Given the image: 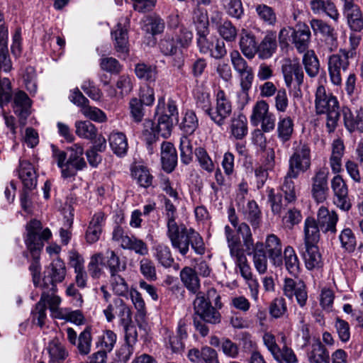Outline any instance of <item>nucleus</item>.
Returning <instances> with one entry per match:
<instances>
[{"mask_svg": "<svg viewBox=\"0 0 363 363\" xmlns=\"http://www.w3.org/2000/svg\"><path fill=\"white\" fill-rule=\"evenodd\" d=\"M42 229L41 222L36 219L31 220L26 225L27 235L25 243L32 257L29 270L35 286L39 283L40 278V252L43 248L44 242L47 241L52 235L49 228H47L43 230Z\"/></svg>", "mask_w": 363, "mask_h": 363, "instance_id": "1", "label": "nucleus"}, {"mask_svg": "<svg viewBox=\"0 0 363 363\" xmlns=\"http://www.w3.org/2000/svg\"><path fill=\"white\" fill-rule=\"evenodd\" d=\"M167 235L172 247L178 250L182 255L188 253L189 245L198 255H203L205 252L202 238L192 228L188 229L184 225L177 224L167 228Z\"/></svg>", "mask_w": 363, "mask_h": 363, "instance_id": "2", "label": "nucleus"}, {"mask_svg": "<svg viewBox=\"0 0 363 363\" xmlns=\"http://www.w3.org/2000/svg\"><path fill=\"white\" fill-rule=\"evenodd\" d=\"M340 110L337 99L327 91L323 85H319L315 93V111L317 115L327 116L326 127L329 133L337 126Z\"/></svg>", "mask_w": 363, "mask_h": 363, "instance_id": "3", "label": "nucleus"}, {"mask_svg": "<svg viewBox=\"0 0 363 363\" xmlns=\"http://www.w3.org/2000/svg\"><path fill=\"white\" fill-rule=\"evenodd\" d=\"M311 165V147L306 143L300 142L294 148V152L289 160V171L299 175L307 172Z\"/></svg>", "mask_w": 363, "mask_h": 363, "instance_id": "4", "label": "nucleus"}, {"mask_svg": "<svg viewBox=\"0 0 363 363\" xmlns=\"http://www.w3.org/2000/svg\"><path fill=\"white\" fill-rule=\"evenodd\" d=\"M195 313L205 322L216 324L220 321V313L211 306V301L206 298L202 292L196 293V298L194 301Z\"/></svg>", "mask_w": 363, "mask_h": 363, "instance_id": "5", "label": "nucleus"}, {"mask_svg": "<svg viewBox=\"0 0 363 363\" xmlns=\"http://www.w3.org/2000/svg\"><path fill=\"white\" fill-rule=\"evenodd\" d=\"M66 273L65 262L61 259H56L45 270L42 287L45 289L50 286L52 290L56 291L57 283L63 281Z\"/></svg>", "mask_w": 363, "mask_h": 363, "instance_id": "6", "label": "nucleus"}, {"mask_svg": "<svg viewBox=\"0 0 363 363\" xmlns=\"http://www.w3.org/2000/svg\"><path fill=\"white\" fill-rule=\"evenodd\" d=\"M69 152L67 160V167L63 169V178L74 177L78 171L86 167V163L82 157L84 147L80 144H74L67 149Z\"/></svg>", "mask_w": 363, "mask_h": 363, "instance_id": "7", "label": "nucleus"}, {"mask_svg": "<svg viewBox=\"0 0 363 363\" xmlns=\"http://www.w3.org/2000/svg\"><path fill=\"white\" fill-rule=\"evenodd\" d=\"M232 113V104L225 91L222 89L216 94V104L210 113L211 119L219 126L225 123Z\"/></svg>", "mask_w": 363, "mask_h": 363, "instance_id": "8", "label": "nucleus"}, {"mask_svg": "<svg viewBox=\"0 0 363 363\" xmlns=\"http://www.w3.org/2000/svg\"><path fill=\"white\" fill-rule=\"evenodd\" d=\"M281 71L284 75V82L288 89L291 88L294 84L298 91L303 84L304 73L301 65L298 62H292L286 60L281 66Z\"/></svg>", "mask_w": 363, "mask_h": 363, "instance_id": "9", "label": "nucleus"}, {"mask_svg": "<svg viewBox=\"0 0 363 363\" xmlns=\"http://www.w3.org/2000/svg\"><path fill=\"white\" fill-rule=\"evenodd\" d=\"M328 171L320 168L316 171L312 178L311 194L313 198L318 203L323 202L328 196L329 188L328 185Z\"/></svg>", "mask_w": 363, "mask_h": 363, "instance_id": "10", "label": "nucleus"}, {"mask_svg": "<svg viewBox=\"0 0 363 363\" xmlns=\"http://www.w3.org/2000/svg\"><path fill=\"white\" fill-rule=\"evenodd\" d=\"M331 187L335 194L334 203L343 211H349L351 203L348 198V189L341 176L337 175L333 177Z\"/></svg>", "mask_w": 363, "mask_h": 363, "instance_id": "11", "label": "nucleus"}, {"mask_svg": "<svg viewBox=\"0 0 363 363\" xmlns=\"http://www.w3.org/2000/svg\"><path fill=\"white\" fill-rule=\"evenodd\" d=\"M284 294L289 299L294 296L297 303L301 307H304L308 300L306 286L303 281H295L292 279H286L284 285Z\"/></svg>", "mask_w": 363, "mask_h": 363, "instance_id": "12", "label": "nucleus"}, {"mask_svg": "<svg viewBox=\"0 0 363 363\" xmlns=\"http://www.w3.org/2000/svg\"><path fill=\"white\" fill-rule=\"evenodd\" d=\"M278 47L277 32L267 30L263 38L259 42L257 54L260 60H267L272 57L277 52Z\"/></svg>", "mask_w": 363, "mask_h": 363, "instance_id": "13", "label": "nucleus"}, {"mask_svg": "<svg viewBox=\"0 0 363 363\" xmlns=\"http://www.w3.org/2000/svg\"><path fill=\"white\" fill-rule=\"evenodd\" d=\"M130 24V19L128 17L121 18L117 23L116 28L111 33L114 40V45L116 51L123 54L128 51V27Z\"/></svg>", "mask_w": 363, "mask_h": 363, "instance_id": "14", "label": "nucleus"}, {"mask_svg": "<svg viewBox=\"0 0 363 363\" xmlns=\"http://www.w3.org/2000/svg\"><path fill=\"white\" fill-rule=\"evenodd\" d=\"M239 47L242 55L252 60L257 54L258 40L252 31L242 29L240 34Z\"/></svg>", "mask_w": 363, "mask_h": 363, "instance_id": "15", "label": "nucleus"}, {"mask_svg": "<svg viewBox=\"0 0 363 363\" xmlns=\"http://www.w3.org/2000/svg\"><path fill=\"white\" fill-rule=\"evenodd\" d=\"M266 253L270 262L275 267L283 264L282 244L280 239L274 234L267 236L265 240Z\"/></svg>", "mask_w": 363, "mask_h": 363, "instance_id": "16", "label": "nucleus"}, {"mask_svg": "<svg viewBox=\"0 0 363 363\" xmlns=\"http://www.w3.org/2000/svg\"><path fill=\"white\" fill-rule=\"evenodd\" d=\"M311 38L309 27L305 23H298L292 31V43L299 52H304L308 50Z\"/></svg>", "mask_w": 363, "mask_h": 363, "instance_id": "17", "label": "nucleus"}, {"mask_svg": "<svg viewBox=\"0 0 363 363\" xmlns=\"http://www.w3.org/2000/svg\"><path fill=\"white\" fill-rule=\"evenodd\" d=\"M338 216L336 212L329 211L325 207H320L318 212V223L324 233H335L336 225L338 221Z\"/></svg>", "mask_w": 363, "mask_h": 363, "instance_id": "18", "label": "nucleus"}, {"mask_svg": "<svg viewBox=\"0 0 363 363\" xmlns=\"http://www.w3.org/2000/svg\"><path fill=\"white\" fill-rule=\"evenodd\" d=\"M18 177L24 189L32 190L37 185V174L33 165L27 160L20 161Z\"/></svg>", "mask_w": 363, "mask_h": 363, "instance_id": "19", "label": "nucleus"}, {"mask_svg": "<svg viewBox=\"0 0 363 363\" xmlns=\"http://www.w3.org/2000/svg\"><path fill=\"white\" fill-rule=\"evenodd\" d=\"M30 99L24 91H19L15 94L13 109L15 113L19 117L21 124H26V121L30 114Z\"/></svg>", "mask_w": 363, "mask_h": 363, "instance_id": "20", "label": "nucleus"}, {"mask_svg": "<svg viewBox=\"0 0 363 363\" xmlns=\"http://www.w3.org/2000/svg\"><path fill=\"white\" fill-rule=\"evenodd\" d=\"M340 113L342 114L345 126L350 132L352 133L357 130L363 133L362 108L357 110L354 116L347 106H342Z\"/></svg>", "mask_w": 363, "mask_h": 363, "instance_id": "21", "label": "nucleus"}, {"mask_svg": "<svg viewBox=\"0 0 363 363\" xmlns=\"http://www.w3.org/2000/svg\"><path fill=\"white\" fill-rule=\"evenodd\" d=\"M161 162L163 169L172 172L177 163V155L175 147L170 142H163L161 145Z\"/></svg>", "mask_w": 363, "mask_h": 363, "instance_id": "22", "label": "nucleus"}, {"mask_svg": "<svg viewBox=\"0 0 363 363\" xmlns=\"http://www.w3.org/2000/svg\"><path fill=\"white\" fill-rule=\"evenodd\" d=\"M109 146L113 152L118 157H123L128 150V139L121 132H112L108 136Z\"/></svg>", "mask_w": 363, "mask_h": 363, "instance_id": "23", "label": "nucleus"}, {"mask_svg": "<svg viewBox=\"0 0 363 363\" xmlns=\"http://www.w3.org/2000/svg\"><path fill=\"white\" fill-rule=\"evenodd\" d=\"M302 255L308 269L312 270L322 267V257L317 245H304Z\"/></svg>", "mask_w": 363, "mask_h": 363, "instance_id": "24", "label": "nucleus"}, {"mask_svg": "<svg viewBox=\"0 0 363 363\" xmlns=\"http://www.w3.org/2000/svg\"><path fill=\"white\" fill-rule=\"evenodd\" d=\"M320 226L311 217H308L304 222V245H317L320 239Z\"/></svg>", "mask_w": 363, "mask_h": 363, "instance_id": "25", "label": "nucleus"}, {"mask_svg": "<svg viewBox=\"0 0 363 363\" xmlns=\"http://www.w3.org/2000/svg\"><path fill=\"white\" fill-rule=\"evenodd\" d=\"M344 13L352 30L359 32L363 28V16L357 4L344 8Z\"/></svg>", "mask_w": 363, "mask_h": 363, "instance_id": "26", "label": "nucleus"}, {"mask_svg": "<svg viewBox=\"0 0 363 363\" xmlns=\"http://www.w3.org/2000/svg\"><path fill=\"white\" fill-rule=\"evenodd\" d=\"M311 26L315 33H320L331 46L336 47L337 36L333 28L319 19H312Z\"/></svg>", "mask_w": 363, "mask_h": 363, "instance_id": "27", "label": "nucleus"}, {"mask_svg": "<svg viewBox=\"0 0 363 363\" xmlns=\"http://www.w3.org/2000/svg\"><path fill=\"white\" fill-rule=\"evenodd\" d=\"M230 255L231 257L235 259V267L239 269L242 278L247 281L251 280L252 279V273L247 257L245 255L244 249H241Z\"/></svg>", "mask_w": 363, "mask_h": 363, "instance_id": "28", "label": "nucleus"}, {"mask_svg": "<svg viewBox=\"0 0 363 363\" xmlns=\"http://www.w3.org/2000/svg\"><path fill=\"white\" fill-rule=\"evenodd\" d=\"M231 135L237 140L242 139L247 134V120L245 115H234L230 120Z\"/></svg>", "mask_w": 363, "mask_h": 363, "instance_id": "29", "label": "nucleus"}, {"mask_svg": "<svg viewBox=\"0 0 363 363\" xmlns=\"http://www.w3.org/2000/svg\"><path fill=\"white\" fill-rule=\"evenodd\" d=\"M294 121L290 116H280L277 123V136L283 143L289 141L294 133Z\"/></svg>", "mask_w": 363, "mask_h": 363, "instance_id": "30", "label": "nucleus"}, {"mask_svg": "<svg viewBox=\"0 0 363 363\" xmlns=\"http://www.w3.org/2000/svg\"><path fill=\"white\" fill-rule=\"evenodd\" d=\"M243 215L253 229L259 227L262 222V211L255 201L251 200L247 202V206L243 210Z\"/></svg>", "mask_w": 363, "mask_h": 363, "instance_id": "31", "label": "nucleus"}, {"mask_svg": "<svg viewBox=\"0 0 363 363\" xmlns=\"http://www.w3.org/2000/svg\"><path fill=\"white\" fill-rule=\"evenodd\" d=\"M310 363H330V355L326 347L317 340L311 345V350L308 352Z\"/></svg>", "mask_w": 363, "mask_h": 363, "instance_id": "32", "label": "nucleus"}, {"mask_svg": "<svg viewBox=\"0 0 363 363\" xmlns=\"http://www.w3.org/2000/svg\"><path fill=\"white\" fill-rule=\"evenodd\" d=\"M352 57V51L345 52V49H341L338 54H335L329 57L328 69H332L334 67L336 69L346 72L349 66V58Z\"/></svg>", "mask_w": 363, "mask_h": 363, "instance_id": "33", "label": "nucleus"}, {"mask_svg": "<svg viewBox=\"0 0 363 363\" xmlns=\"http://www.w3.org/2000/svg\"><path fill=\"white\" fill-rule=\"evenodd\" d=\"M180 277L184 286L194 294L200 288V281L196 272L191 267H186L180 272Z\"/></svg>", "mask_w": 363, "mask_h": 363, "instance_id": "34", "label": "nucleus"}, {"mask_svg": "<svg viewBox=\"0 0 363 363\" xmlns=\"http://www.w3.org/2000/svg\"><path fill=\"white\" fill-rule=\"evenodd\" d=\"M106 261L104 264L108 269L110 276L114 274H119L121 272L126 269V263L121 260L118 255L113 250H107Z\"/></svg>", "mask_w": 363, "mask_h": 363, "instance_id": "35", "label": "nucleus"}, {"mask_svg": "<svg viewBox=\"0 0 363 363\" xmlns=\"http://www.w3.org/2000/svg\"><path fill=\"white\" fill-rule=\"evenodd\" d=\"M298 174H293L289 170L286 175L284 177L281 190L284 194V201L287 203L294 202L296 199L295 185L293 179L298 178Z\"/></svg>", "mask_w": 363, "mask_h": 363, "instance_id": "36", "label": "nucleus"}, {"mask_svg": "<svg viewBox=\"0 0 363 363\" xmlns=\"http://www.w3.org/2000/svg\"><path fill=\"white\" fill-rule=\"evenodd\" d=\"M302 62L308 77L313 78L318 75L320 63L313 50H306L303 55Z\"/></svg>", "mask_w": 363, "mask_h": 363, "instance_id": "37", "label": "nucleus"}, {"mask_svg": "<svg viewBox=\"0 0 363 363\" xmlns=\"http://www.w3.org/2000/svg\"><path fill=\"white\" fill-rule=\"evenodd\" d=\"M198 127L199 120L194 111H186L179 123L181 130L187 136L193 134Z\"/></svg>", "mask_w": 363, "mask_h": 363, "instance_id": "38", "label": "nucleus"}, {"mask_svg": "<svg viewBox=\"0 0 363 363\" xmlns=\"http://www.w3.org/2000/svg\"><path fill=\"white\" fill-rule=\"evenodd\" d=\"M121 246L123 249L133 250L136 254L142 256L147 255L149 252L147 244L134 236L125 238Z\"/></svg>", "mask_w": 363, "mask_h": 363, "instance_id": "39", "label": "nucleus"}, {"mask_svg": "<svg viewBox=\"0 0 363 363\" xmlns=\"http://www.w3.org/2000/svg\"><path fill=\"white\" fill-rule=\"evenodd\" d=\"M76 134L82 138L93 140L98 133L97 128L89 121H77L75 123Z\"/></svg>", "mask_w": 363, "mask_h": 363, "instance_id": "40", "label": "nucleus"}, {"mask_svg": "<svg viewBox=\"0 0 363 363\" xmlns=\"http://www.w3.org/2000/svg\"><path fill=\"white\" fill-rule=\"evenodd\" d=\"M48 351L52 362L64 360L68 356L65 347L58 339H54L49 342Z\"/></svg>", "mask_w": 363, "mask_h": 363, "instance_id": "41", "label": "nucleus"}, {"mask_svg": "<svg viewBox=\"0 0 363 363\" xmlns=\"http://www.w3.org/2000/svg\"><path fill=\"white\" fill-rule=\"evenodd\" d=\"M226 13L232 18L240 19L244 14V9L241 0H221L220 1Z\"/></svg>", "mask_w": 363, "mask_h": 363, "instance_id": "42", "label": "nucleus"}, {"mask_svg": "<svg viewBox=\"0 0 363 363\" xmlns=\"http://www.w3.org/2000/svg\"><path fill=\"white\" fill-rule=\"evenodd\" d=\"M284 262L286 269L293 275H296L299 272V261L291 246L285 247L284 251Z\"/></svg>", "mask_w": 363, "mask_h": 363, "instance_id": "43", "label": "nucleus"}, {"mask_svg": "<svg viewBox=\"0 0 363 363\" xmlns=\"http://www.w3.org/2000/svg\"><path fill=\"white\" fill-rule=\"evenodd\" d=\"M172 116H168L167 113L160 116L157 120V124L155 126L157 135H160L164 138H168L172 133L174 123Z\"/></svg>", "mask_w": 363, "mask_h": 363, "instance_id": "44", "label": "nucleus"}, {"mask_svg": "<svg viewBox=\"0 0 363 363\" xmlns=\"http://www.w3.org/2000/svg\"><path fill=\"white\" fill-rule=\"evenodd\" d=\"M132 174L137 179L140 186L147 188L152 184L153 177L149 169L142 165L136 166L132 169Z\"/></svg>", "mask_w": 363, "mask_h": 363, "instance_id": "45", "label": "nucleus"}, {"mask_svg": "<svg viewBox=\"0 0 363 363\" xmlns=\"http://www.w3.org/2000/svg\"><path fill=\"white\" fill-rule=\"evenodd\" d=\"M91 328L87 326L79 335L77 342V348L79 354L86 355L91 351Z\"/></svg>", "mask_w": 363, "mask_h": 363, "instance_id": "46", "label": "nucleus"}, {"mask_svg": "<svg viewBox=\"0 0 363 363\" xmlns=\"http://www.w3.org/2000/svg\"><path fill=\"white\" fill-rule=\"evenodd\" d=\"M269 113V104L265 101L260 100L257 101L253 106L250 116L251 123L254 126H257L262 121V119Z\"/></svg>", "mask_w": 363, "mask_h": 363, "instance_id": "47", "label": "nucleus"}, {"mask_svg": "<svg viewBox=\"0 0 363 363\" xmlns=\"http://www.w3.org/2000/svg\"><path fill=\"white\" fill-rule=\"evenodd\" d=\"M219 35L228 42H233L238 35V30L230 21L225 20L218 26Z\"/></svg>", "mask_w": 363, "mask_h": 363, "instance_id": "48", "label": "nucleus"}, {"mask_svg": "<svg viewBox=\"0 0 363 363\" xmlns=\"http://www.w3.org/2000/svg\"><path fill=\"white\" fill-rule=\"evenodd\" d=\"M180 157L184 164H189L193 160V147L188 136L182 135L180 138Z\"/></svg>", "mask_w": 363, "mask_h": 363, "instance_id": "49", "label": "nucleus"}, {"mask_svg": "<svg viewBox=\"0 0 363 363\" xmlns=\"http://www.w3.org/2000/svg\"><path fill=\"white\" fill-rule=\"evenodd\" d=\"M155 257L159 263L166 268L170 267L174 262V259L169 248L166 245L159 244L155 247Z\"/></svg>", "mask_w": 363, "mask_h": 363, "instance_id": "50", "label": "nucleus"}, {"mask_svg": "<svg viewBox=\"0 0 363 363\" xmlns=\"http://www.w3.org/2000/svg\"><path fill=\"white\" fill-rule=\"evenodd\" d=\"M278 363H297L298 359L293 350L286 345L279 348L272 355Z\"/></svg>", "mask_w": 363, "mask_h": 363, "instance_id": "51", "label": "nucleus"}, {"mask_svg": "<svg viewBox=\"0 0 363 363\" xmlns=\"http://www.w3.org/2000/svg\"><path fill=\"white\" fill-rule=\"evenodd\" d=\"M135 72L138 78L148 82H154L157 76L156 67L144 63L138 64Z\"/></svg>", "mask_w": 363, "mask_h": 363, "instance_id": "52", "label": "nucleus"}, {"mask_svg": "<svg viewBox=\"0 0 363 363\" xmlns=\"http://www.w3.org/2000/svg\"><path fill=\"white\" fill-rule=\"evenodd\" d=\"M123 326L125 330L126 345L122 350H127L128 352V354L125 355L124 358V359L127 360L133 352L132 344L136 341L137 332L135 327L132 324V322L128 324H123Z\"/></svg>", "mask_w": 363, "mask_h": 363, "instance_id": "53", "label": "nucleus"}, {"mask_svg": "<svg viewBox=\"0 0 363 363\" xmlns=\"http://www.w3.org/2000/svg\"><path fill=\"white\" fill-rule=\"evenodd\" d=\"M43 292L41 294L39 301H43V303L49 305V308L52 312H55L58 309V306L61 302V299L58 296L55 294L56 291L48 289H43Z\"/></svg>", "mask_w": 363, "mask_h": 363, "instance_id": "54", "label": "nucleus"}, {"mask_svg": "<svg viewBox=\"0 0 363 363\" xmlns=\"http://www.w3.org/2000/svg\"><path fill=\"white\" fill-rule=\"evenodd\" d=\"M339 240L341 243V246L347 251L351 252H353L356 246V238L352 230L349 228L343 229L340 235Z\"/></svg>", "mask_w": 363, "mask_h": 363, "instance_id": "55", "label": "nucleus"}, {"mask_svg": "<svg viewBox=\"0 0 363 363\" xmlns=\"http://www.w3.org/2000/svg\"><path fill=\"white\" fill-rule=\"evenodd\" d=\"M110 284L113 291L116 295L124 296L128 294V284L120 274L110 276Z\"/></svg>", "mask_w": 363, "mask_h": 363, "instance_id": "56", "label": "nucleus"}, {"mask_svg": "<svg viewBox=\"0 0 363 363\" xmlns=\"http://www.w3.org/2000/svg\"><path fill=\"white\" fill-rule=\"evenodd\" d=\"M256 12L259 18L264 23L270 26L275 24L277 17L272 7L265 4H259L256 7Z\"/></svg>", "mask_w": 363, "mask_h": 363, "instance_id": "57", "label": "nucleus"}, {"mask_svg": "<svg viewBox=\"0 0 363 363\" xmlns=\"http://www.w3.org/2000/svg\"><path fill=\"white\" fill-rule=\"evenodd\" d=\"M268 201L270 203L271 210L275 215H279L286 206L283 203L282 195L275 193L273 189L268 191Z\"/></svg>", "mask_w": 363, "mask_h": 363, "instance_id": "58", "label": "nucleus"}, {"mask_svg": "<svg viewBox=\"0 0 363 363\" xmlns=\"http://www.w3.org/2000/svg\"><path fill=\"white\" fill-rule=\"evenodd\" d=\"M237 233L242 237L245 250H251L253 247V238L250 226L246 223H241L237 226Z\"/></svg>", "mask_w": 363, "mask_h": 363, "instance_id": "59", "label": "nucleus"}, {"mask_svg": "<svg viewBox=\"0 0 363 363\" xmlns=\"http://www.w3.org/2000/svg\"><path fill=\"white\" fill-rule=\"evenodd\" d=\"M114 303L116 307V313L120 318L121 324L130 323L132 322L131 311L123 301L121 298H116Z\"/></svg>", "mask_w": 363, "mask_h": 363, "instance_id": "60", "label": "nucleus"}, {"mask_svg": "<svg viewBox=\"0 0 363 363\" xmlns=\"http://www.w3.org/2000/svg\"><path fill=\"white\" fill-rule=\"evenodd\" d=\"M140 270L141 274L150 281H155L157 279L156 269L154 262L147 259L143 258L140 261Z\"/></svg>", "mask_w": 363, "mask_h": 363, "instance_id": "61", "label": "nucleus"}, {"mask_svg": "<svg viewBox=\"0 0 363 363\" xmlns=\"http://www.w3.org/2000/svg\"><path fill=\"white\" fill-rule=\"evenodd\" d=\"M116 335L111 330H106L105 333L99 337L97 346L101 345V350L100 351L111 352L116 343Z\"/></svg>", "mask_w": 363, "mask_h": 363, "instance_id": "62", "label": "nucleus"}, {"mask_svg": "<svg viewBox=\"0 0 363 363\" xmlns=\"http://www.w3.org/2000/svg\"><path fill=\"white\" fill-rule=\"evenodd\" d=\"M230 57L231 64L238 74L251 68L247 61L242 57L238 50H234L231 51L230 53Z\"/></svg>", "mask_w": 363, "mask_h": 363, "instance_id": "63", "label": "nucleus"}, {"mask_svg": "<svg viewBox=\"0 0 363 363\" xmlns=\"http://www.w3.org/2000/svg\"><path fill=\"white\" fill-rule=\"evenodd\" d=\"M274 107L276 110L279 113H285L289 107V100L284 88L278 89L275 94L274 99Z\"/></svg>", "mask_w": 363, "mask_h": 363, "instance_id": "64", "label": "nucleus"}]
</instances>
